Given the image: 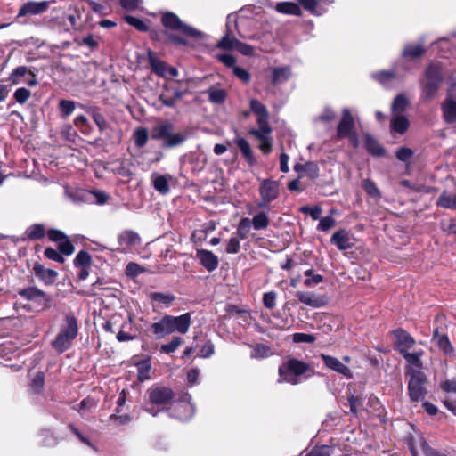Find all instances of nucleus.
I'll return each mask as SVG.
<instances>
[{
  "label": "nucleus",
  "instance_id": "nucleus-48",
  "mask_svg": "<svg viewBox=\"0 0 456 456\" xmlns=\"http://www.w3.org/2000/svg\"><path fill=\"white\" fill-rule=\"evenodd\" d=\"M366 193L374 198H380L381 194L377 185L370 179H364L362 184Z\"/></svg>",
  "mask_w": 456,
  "mask_h": 456
},
{
  "label": "nucleus",
  "instance_id": "nucleus-18",
  "mask_svg": "<svg viewBox=\"0 0 456 456\" xmlns=\"http://www.w3.org/2000/svg\"><path fill=\"white\" fill-rule=\"evenodd\" d=\"M161 23L167 29H189L191 27L183 23L180 18L174 12H166L162 13Z\"/></svg>",
  "mask_w": 456,
  "mask_h": 456
},
{
  "label": "nucleus",
  "instance_id": "nucleus-3",
  "mask_svg": "<svg viewBox=\"0 0 456 456\" xmlns=\"http://www.w3.org/2000/svg\"><path fill=\"white\" fill-rule=\"evenodd\" d=\"M443 80L442 67L437 63L428 65L425 71V78L421 81L423 97L426 100L433 99Z\"/></svg>",
  "mask_w": 456,
  "mask_h": 456
},
{
  "label": "nucleus",
  "instance_id": "nucleus-57",
  "mask_svg": "<svg viewBox=\"0 0 456 456\" xmlns=\"http://www.w3.org/2000/svg\"><path fill=\"white\" fill-rule=\"evenodd\" d=\"M44 384H45V375H44V373L41 372V371L37 372V374L35 375V377L31 380V383H30L31 388L36 393H39L42 390V388L44 387Z\"/></svg>",
  "mask_w": 456,
  "mask_h": 456
},
{
  "label": "nucleus",
  "instance_id": "nucleus-35",
  "mask_svg": "<svg viewBox=\"0 0 456 456\" xmlns=\"http://www.w3.org/2000/svg\"><path fill=\"white\" fill-rule=\"evenodd\" d=\"M207 93L208 94V100L211 102L216 104L223 103L227 97V94L224 89L216 88L214 86L209 87Z\"/></svg>",
  "mask_w": 456,
  "mask_h": 456
},
{
  "label": "nucleus",
  "instance_id": "nucleus-7",
  "mask_svg": "<svg viewBox=\"0 0 456 456\" xmlns=\"http://www.w3.org/2000/svg\"><path fill=\"white\" fill-rule=\"evenodd\" d=\"M149 403L157 406H167L172 404L175 398V392L168 387L153 385L146 391Z\"/></svg>",
  "mask_w": 456,
  "mask_h": 456
},
{
  "label": "nucleus",
  "instance_id": "nucleus-8",
  "mask_svg": "<svg viewBox=\"0 0 456 456\" xmlns=\"http://www.w3.org/2000/svg\"><path fill=\"white\" fill-rule=\"evenodd\" d=\"M167 44L175 45H187L186 36L191 37H201L203 33L200 30H159Z\"/></svg>",
  "mask_w": 456,
  "mask_h": 456
},
{
  "label": "nucleus",
  "instance_id": "nucleus-25",
  "mask_svg": "<svg viewBox=\"0 0 456 456\" xmlns=\"http://www.w3.org/2000/svg\"><path fill=\"white\" fill-rule=\"evenodd\" d=\"M235 143L238 148L240 150L243 158L248 163L249 166H254L256 164V160L253 155V151L248 141L242 137H237L235 139Z\"/></svg>",
  "mask_w": 456,
  "mask_h": 456
},
{
  "label": "nucleus",
  "instance_id": "nucleus-51",
  "mask_svg": "<svg viewBox=\"0 0 456 456\" xmlns=\"http://www.w3.org/2000/svg\"><path fill=\"white\" fill-rule=\"evenodd\" d=\"M372 77L381 84L390 81L395 77V70H382L372 74Z\"/></svg>",
  "mask_w": 456,
  "mask_h": 456
},
{
  "label": "nucleus",
  "instance_id": "nucleus-20",
  "mask_svg": "<svg viewBox=\"0 0 456 456\" xmlns=\"http://www.w3.org/2000/svg\"><path fill=\"white\" fill-rule=\"evenodd\" d=\"M151 330L158 338H162L165 336L173 333L170 315L166 314L159 320V322L152 323Z\"/></svg>",
  "mask_w": 456,
  "mask_h": 456
},
{
  "label": "nucleus",
  "instance_id": "nucleus-55",
  "mask_svg": "<svg viewBox=\"0 0 456 456\" xmlns=\"http://www.w3.org/2000/svg\"><path fill=\"white\" fill-rule=\"evenodd\" d=\"M30 91L24 87L16 89L13 94L15 101L20 104H24L30 98Z\"/></svg>",
  "mask_w": 456,
  "mask_h": 456
},
{
  "label": "nucleus",
  "instance_id": "nucleus-39",
  "mask_svg": "<svg viewBox=\"0 0 456 456\" xmlns=\"http://www.w3.org/2000/svg\"><path fill=\"white\" fill-rule=\"evenodd\" d=\"M18 294L26 300L34 301L38 297V296H44V290H41L37 287H28L20 289Z\"/></svg>",
  "mask_w": 456,
  "mask_h": 456
},
{
  "label": "nucleus",
  "instance_id": "nucleus-37",
  "mask_svg": "<svg viewBox=\"0 0 456 456\" xmlns=\"http://www.w3.org/2000/svg\"><path fill=\"white\" fill-rule=\"evenodd\" d=\"M436 205L444 208L456 209V196L444 191L438 198Z\"/></svg>",
  "mask_w": 456,
  "mask_h": 456
},
{
  "label": "nucleus",
  "instance_id": "nucleus-5",
  "mask_svg": "<svg viewBox=\"0 0 456 456\" xmlns=\"http://www.w3.org/2000/svg\"><path fill=\"white\" fill-rule=\"evenodd\" d=\"M191 399V395L185 393L182 395L178 400H174L172 404L168 407L169 416L182 421L189 420L195 411Z\"/></svg>",
  "mask_w": 456,
  "mask_h": 456
},
{
  "label": "nucleus",
  "instance_id": "nucleus-29",
  "mask_svg": "<svg viewBox=\"0 0 456 456\" xmlns=\"http://www.w3.org/2000/svg\"><path fill=\"white\" fill-rule=\"evenodd\" d=\"M275 10L282 14L301 15V9L298 4L293 2H280L275 5Z\"/></svg>",
  "mask_w": 456,
  "mask_h": 456
},
{
  "label": "nucleus",
  "instance_id": "nucleus-14",
  "mask_svg": "<svg viewBox=\"0 0 456 456\" xmlns=\"http://www.w3.org/2000/svg\"><path fill=\"white\" fill-rule=\"evenodd\" d=\"M49 7V2L47 1H29L24 3L18 12L19 17L27 15H37L45 12Z\"/></svg>",
  "mask_w": 456,
  "mask_h": 456
},
{
  "label": "nucleus",
  "instance_id": "nucleus-49",
  "mask_svg": "<svg viewBox=\"0 0 456 456\" xmlns=\"http://www.w3.org/2000/svg\"><path fill=\"white\" fill-rule=\"evenodd\" d=\"M238 39L234 37H231L228 33H226L222 39L218 42L217 47L224 50H235Z\"/></svg>",
  "mask_w": 456,
  "mask_h": 456
},
{
  "label": "nucleus",
  "instance_id": "nucleus-28",
  "mask_svg": "<svg viewBox=\"0 0 456 456\" xmlns=\"http://www.w3.org/2000/svg\"><path fill=\"white\" fill-rule=\"evenodd\" d=\"M291 76L289 67L274 68L272 72V84L277 86L289 80Z\"/></svg>",
  "mask_w": 456,
  "mask_h": 456
},
{
  "label": "nucleus",
  "instance_id": "nucleus-1",
  "mask_svg": "<svg viewBox=\"0 0 456 456\" xmlns=\"http://www.w3.org/2000/svg\"><path fill=\"white\" fill-rule=\"evenodd\" d=\"M78 333L77 320L73 314H69L65 317V322L61 326L60 331L52 341V347L58 353L62 354L69 350L73 340Z\"/></svg>",
  "mask_w": 456,
  "mask_h": 456
},
{
  "label": "nucleus",
  "instance_id": "nucleus-44",
  "mask_svg": "<svg viewBox=\"0 0 456 456\" xmlns=\"http://www.w3.org/2000/svg\"><path fill=\"white\" fill-rule=\"evenodd\" d=\"M251 224L256 230H263L268 226L269 219L265 213L260 212L253 217Z\"/></svg>",
  "mask_w": 456,
  "mask_h": 456
},
{
  "label": "nucleus",
  "instance_id": "nucleus-4",
  "mask_svg": "<svg viewBox=\"0 0 456 456\" xmlns=\"http://www.w3.org/2000/svg\"><path fill=\"white\" fill-rule=\"evenodd\" d=\"M311 370L308 363L295 358H289L279 367V382L284 381L292 385L299 382L298 376Z\"/></svg>",
  "mask_w": 456,
  "mask_h": 456
},
{
  "label": "nucleus",
  "instance_id": "nucleus-17",
  "mask_svg": "<svg viewBox=\"0 0 456 456\" xmlns=\"http://www.w3.org/2000/svg\"><path fill=\"white\" fill-rule=\"evenodd\" d=\"M196 257L200 263L208 272L215 271L219 264L218 257L211 251L207 249H198L196 252Z\"/></svg>",
  "mask_w": 456,
  "mask_h": 456
},
{
  "label": "nucleus",
  "instance_id": "nucleus-10",
  "mask_svg": "<svg viewBox=\"0 0 456 456\" xmlns=\"http://www.w3.org/2000/svg\"><path fill=\"white\" fill-rule=\"evenodd\" d=\"M395 338V349L403 354L413 347L416 341L407 331L403 329H396L392 331Z\"/></svg>",
  "mask_w": 456,
  "mask_h": 456
},
{
  "label": "nucleus",
  "instance_id": "nucleus-40",
  "mask_svg": "<svg viewBox=\"0 0 456 456\" xmlns=\"http://www.w3.org/2000/svg\"><path fill=\"white\" fill-rule=\"evenodd\" d=\"M251 228V221L248 217H243L240 219L238 229L236 232V235L240 240H245L248 237V232Z\"/></svg>",
  "mask_w": 456,
  "mask_h": 456
},
{
  "label": "nucleus",
  "instance_id": "nucleus-38",
  "mask_svg": "<svg viewBox=\"0 0 456 456\" xmlns=\"http://www.w3.org/2000/svg\"><path fill=\"white\" fill-rule=\"evenodd\" d=\"M246 20H247L238 12L230 13L227 16L225 28H240V27H244L246 25Z\"/></svg>",
  "mask_w": 456,
  "mask_h": 456
},
{
  "label": "nucleus",
  "instance_id": "nucleus-47",
  "mask_svg": "<svg viewBox=\"0 0 456 456\" xmlns=\"http://www.w3.org/2000/svg\"><path fill=\"white\" fill-rule=\"evenodd\" d=\"M29 72L30 71L28 70L27 67L19 66L12 70L8 80L13 85L19 84L20 83L19 77H26L27 75H29Z\"/></svg>",
  "mask_w": 456,
  "mask_h": 456
},
{
  "label": "nucleus",
  "instance_id": "nucleus-6",
  "mask_svg": "<svg viewBox=\"0 0 456 456\" xmlns=\"http://www.w3.org/2000/svg\"><path fill=\"white\" fill-rule=\"evenodd\" d=\"M410 379L408 383V393L412 402H419L424 399L427 389L425 384L427 377L423 371L411 369L409 370Z\"/></svg>",
  "mask_w": 456,
  "mask_h": 456
},
{
  "label": "nucleus",
  "instance_id": "nucleus-26",
  "mask_svg": "<svg viewBox=\"0 0 456 456\" xmlns=\"http://www.w3.org/2000/svg\"><path fill=\"white\" fill-rule=\"evenodd\" d=\"M442 110L446 123H456V101L447 98L442 104Z\"/></svg>",
  "mask_w": 456,
  "mask_h": 456
},
{
  "label": "nucleus",
  "instance_id": "nucleus-12",
  "mask_svg": "<svg viewBox=\"0 0 456 456\" xmlns=\"http://www.w3.org/2000/svg\"><path fill=\"white\" fill-rule=\"evenodd\" d=\"M321 358L324 365L330 370L346 377V379H352L353 373L351 370L341 362L338 358L327 354H321Z\"/></svg>",
  "mask_w": 456,
  "mask_h": 456
},
{
  "label": "nucleus",
  "instance_id": "nucleus-2",
  "mask_svg": "<svg viewBox=\"0 0 456 456\" xmlns=\"http://www.w3.org/2000/svg\"><path fill=\"white\" fill-rule=\"evenodd\" d=\"M151 138L161 141L163 148H175L183 144L187 134L184 132H175L174 125L168 121L155 126L152 128Z\"/></svg>",
  "mask_w": 456,
  "mask_h": 456
},
{
  "label": "nucleus",
  "instance_id": "nucleus-32",
  "mask_svg": "<svg viewBox=\"0 0 456 456\" xmlns=\"http://www.w3.org/2000/svg\"><path fill=\"white\" fill-rule=\"evenodd\" d=\"M365 147L373 156L381 157L385 154L383 146L370 134H366L365 136Z\"/></svg>",
  "mask_w": 456,
  "mask_h": 456
},
{
  "label": "nucleus",
  "instance_id": "nucleus-11",
  "mask_svg": "<svg viewBox=\"0 0 456 456\" xmlns=\"http://www.w3.org/2000/svg\"><path fill=\"white\" fill-rule=\"evenodd\" d=\"M118 243L122 252H128L141 244V238L132 230H124L118 235Z\"/></svg>",
  "mask_w": 456,
  "mask_h": 456
},
{
  "label": "nucleus",
  "instance_id": "nucleus-54",
  "mask_svg": "<svg viewBox=\"0 0 456 456\" xmlns=\"http://www.w3.org/2000/svg\"><path fill=\"white\" fill-rule=\"evenodd\" d=\"M418 443L420 447V450L425 454V456H445L443 454H440L436 450L432 449L428 442L421 436L418 438Z\"/></svg>",
  "mask_w": 456,
  "mask_h": 456
},
{
  "label": "nucleus",
  "instance_id": "nucleus-64",
  "mask_svg": "<svg viewBox=\"0 0 456 456\" xmlns=\"http://www.w3.org/2000/svg\"><path fill=\"white\" fill-rule=\"evenodd\" d=\"M439 387L445 393L456 394V379H444L440 382Z\"/></svg>",
  "mask_w": 456,
  "mask_h": 456
},
{
  "label": "nucleus",
  "instance_id": "nucleus-9",
  "mask_svg": "<svg viewBox=\"0 0 456 456\" xmlns=\"http://www.w3.org/2000/svg\"><path fill=\"white\" fill-rule=\"evenodd\" d=\"M261 201L258 203L259 208H266L268 204L279 196L278 182L270 179H264L259 187Z\"/></svg>",
  "mask_w": 456,
  "mask_h": 456
},
{
  "label": "nucleus",
  "instance_id": "nucleus-34",
  "mask_svg": "<svg viewBox=\"0 0 456 456\" xmlns=\"http://www.w3.org/2000/svg\"><path fill=\"white\" fill-rule=\"evenodd\" d=\"M409 105V101L407 97L401 94H398L393 101L391 104V110L394 115H401V113L404 112Z\"/></svg>",
  "mask_w": 456,
  "mask_h": 456
},
{
  "label": "nucleus",
  "instance_id": "nucleus-60",
  "mask_svg": "<svg viewBox=\"0 0 456 456\" xmlns=\"http://www.w3.org/2000/svg\"><path fill=\"white\" fill-rule=\"evenodd\" d=\"M76 42L78 45L88 47L91 50L94 49L98 45V42L94 39V37L92 35H88L83 37H77L76 39Z\"/></svg>",
  "mask_w": 456,
  "mask_h": 456
},
{
  "label": "nucleus",
  "instance_id": "nucleus-33",
  "mask_svg": "<svg viewBox=\"0 0 456 456\" xmlns=\"http://www.w3.org/2000/svg\"><path fill=\"white\" fill-rule=\"evenodd\" d=\"M45 227L41 224H32L25 231V236L31 240L43 239L45 236Z\"/></svg>",
  "mask_w": 456,
  "mask_h": 456
},
{
  "label": "nucleus",
  "instance_id": "nucleus-56",
  "mask_svg": "<svg viewBox=\"0 0 456 456\" xmlns=\"http://www.w3.org/2000/svg\"><path fill=\"white\" fill-rule=\"evenodd\" d=\"M75 250V248L73 244L70 242V240L67 238H65L62 241H61L58 245V251L60 254L65 255V256H70L73 254Z\"/></svg>",
  "mask_w": 456,
  "mask_h": 456
},
{
  "label": "nucleus",
  "instance_id": "nucleus-58",
  "mask_svg": "<svg viewBox=\"0 0 456 456\" xmlns=\"http://www.w3.org/2000/svg\"><path fill=\"white\" fill-rule=\"evenodd\" d=\"M92 118L101 133L106 130L107 121L101 112L94 110L92 112Z\"/></svg>",
  "mask_w": 456,
  "mask_h": 456
},
{
  "label": "nucleus",
  "instance_id": "nucleus-63",
  "mask_svg": "<svg viewBox=\"0 0 456 456\" xmlns=\"http://www.w3.org/2000/svg\"><path fill=\"white\" fill-rule=\"evenodd\" d=\"M52 301L51 296L44 291V296H38V297L33 302H35L41 310H46L51 307Z\"/></svg>",
  "mask_w": 456,
  "mask_h": 456
},
{
  "label": "nucleus",
  "instance_id": "nucleus-27",
  "mask_svg": "<svg viewBox=\"0 0 456 456\" xmlns=\"http://www.w3.org/2000/svg\"><path fill=\"white\" fill-rule=\"evenodd\" d=\"M423 354V350L415 351L413 353L407 352L402 354L407 363L411 365V368L407 370V373H409L411 369L421 370L423 367L421 357Z\"/></svg>",
  "mask_w": 456,
  "mask_h": 456
},
{
  "label": "nucleus",
  "instance_id": "nucleus-19",
  "mask_svg": "<svg viewBox=\"0 0 456 456\" xmlns=\"http://www.w3.org/2000/svg\"><path fill=\"white\" fill-rule=\"evenodd\" d=\"M170 322L172 325V332H179L185 334L191 323V318L190 313H185L179 316L170 315Z\"/></svg>",
  "mask_w": 456,
  "mask_h": 456
},
{
  "label": "nucleus",
  "instance_id": "nucleus-16",
  "mask_svg": "<svg viewBox=\"0 0 456 456\" xmlns=\"http://www.w3.org/2000/svg\"><path fill=\"white\" fill-rule=\"evenodd\" d=\"M354 120L348 109H344L342 118L337 129V134L339 139L346 138L348 134L354 131Z\"/></svg>",
  "mask_w": 456,
  "mask_h": 456
},
{
  "label": "nucleus",
  "instance_id": "nucleus-31",
  "mask_svg": "<svg viewBox=\"0 0 456 456\" xmlns=\"http://www.w3.org/2000/svg\"><path fill=\"white\" fill-rule=\"evenodd\" d=\"M149 64L151 70L159 77H167V65L164 61L158 59L153 53H149Z\"/></svg>",
  "mask_w": 456,
  "mask_h": 456
},
{
  "label": "nucleus",
  "instance_id": "nucleus-41",
  "mask_svg": "<svg viewBox=\"0 0 456 456\" xmlns=\"http://www.w3.org/2000/svg\"><path fill=\"white\" fill-rule=\"evenodd\" d=\"M92 257L88 252L81 250L77 253L74 259V265L76 267H90Z\"/></svg>",
  "mask_w": 456,
  "mask_h": 456
},
{
  "label": "nucleus",
  "instance_id": "nucleus-42",
  "mask_svg": "<svg viewBox=\"0 0 456 456\" xmlns=\"http://www.w3.org/2000/svg\"><path fill=\"white\" fill-rule=\"evenodd\" d=\"M439 349L444 352L446 355H452L454 353V348L450 342L448 336L446 334H442L439 337L438 341L436 342Z\"/></svg>",
  "mask_w": 456,
  "mask_h": 456
},
{
  "label": "nucleus",
  "instance_id": "nucleus-45",
  "mask_svg": "<svg viewBox=\"0 0 456 456\" xmlns=\"http://www.w3.org/2000/svg\"><path fill=\"white\" fill-rule=\"evenodd\" d=\"M183 341L182 338L174 337L169 343L160 346V352L167 354L174 353L183 344Z\"/></svg>",
  "mask_w": 456,
  "mask_h": 456
},
{
  "label": "nucleus",
  "instance_id": "nucleus-15",
  "mask_svg": "<svg viewBox=\"0 0 456 456\" xmlns=\"http://www.w3.org/2000/svg\"><path fill=\"white\" fill-rule=\"evenodd\" d=\"M296 297L299 302L309 305L314 308L322 307L327 304V297L321 295H316L312 292L297 291Z\"/></svg>",
  "mask_w": 456,
  "mask_h": 456
},
{
  "label": "nucleus",
  "instance_id": "nucleus-50",
  "mask_svg": "<svg viewBox=\"0 0 456 456\" xmlns=\"http://www.w3.org/2000/svg\"><path fill=\"white\" fill-rule=\"evenodd\" d=\"M76 103L69 100H61L59 109L63 118L69 116L75 110Z\"/></svg>",
  "mask_w": 456,
  "mask_h": 456
},
{
  "label": "nucleus",
  "instance_id": "nucleus-23",
  "mask_svg": "<svg viewBox=\"0 0 456 456\" xmlns=\"http://www.w3.org/2000/svg\"><path fill=\"white\" fill-rule=\"evenodd\" d=\"M172 179L170 175H152V184L154 189L159 193L166 195L169 192V181Z\"/></svg>",
  "mask_w": 456,
  "mask_h": 456
},
{
  "label": "nucleus",
  "instance_id": "nucleus-52",
  "mask_svg": "<svg viewBox=\"0 0 456 456\" xmlns=\"http://www.w3.org/2000/svg\"><path fill=\"white\" fill-rule=\"evenodd\" d=\"M320 222L317 225V230L322 232H327L336 224V220L334 217L328 216L322 218H319Z\"/></svg>",
  "mask_w": 456,
  "mask_h": 456
},
{
  "label": "nucleus",
  "instance_id": "nucleus-30",
  "mask_svg": "<svg viewBox=\"0 0 456 456\" xmlns=\"http://www.w3.org/2000/svg\"><path fill=\"white\" fill-rule=\"evenodd\" d=\"M149 298L153 303H159L165 305L166 307H168L175 301V297L170 292H151L149 294Z\"/></svg>",
  "mask_w": 456,
  "mask_h": 456
},
{
  "label": "nucleus",
  "instance_id": "nucleus-62",
  "mask_svg": "<svg viewBox=\"0 0 456 456\" xmlns=\"http://www.w3.org/2000/svg\"><path fill=\"white\" fill-rule=\"evenodd\" d=\"M44 255L46 258L61 264L64 263L65 261L64 257L60 254V252L53 248H46L45 249Z\"/></svg>",
  "mask_w": 456,
  "mask_h": 456
},
{
  "label": "nucleus",
  "instance_id": "nucleus-46",
  "mask_svg": "<svg viewBox=\"0 0 456 456\" xmlns=\"http://www.w3.org/2000/svg\"><path fill=\"white\" fill-rule=\"evenodd\" d=\"M306 279L304 281L305 287H313L314 284H319L323 281V277L321 274H314L312 269H308L304 273Z\"/></svg>",
  "mask_w": 456,
  "mask_h": 456
},
{
  "label": "nucleus",
  "instance_id": "nucleus-24",
  "mask_svg": "<svg viewBox=\"0 0 456 456\" xmlns=\"http://www.w3.org/2000/svg\"><path fill=\"white\" fill-rule=\"evenodd\" d=\"M410 126L408 118L403 115H394L390 121L391 133L403 134Z\"/></svg>",
  "mask_w": 456,
  "mask_h": 456
},
{
  "label": "nucleus",
  "instance_id": "nucleus-59",
  "mask_svg": "<svg viewBox=\"0 0 456 456\" xmlns=\"http://www.w3.org/2000/svg\"><path fill=\"white\" fill-rule=\"evenodd\" d=\"M250 109L258 117L269 115L266 107L256 99L250 101Z\"/></svg>",
  "mask_w": 456,
  "mask_h": 456
},
{
  "label": "nucleus",
  "instance_id": "nucleus-53",
  "mask_svg": "<svg viewBox=\"0 0 456 456\" xmlns=\"http://www.w3.org/2000/svg\"><path fill=\"white\" fill-rule=\"evenodd\" d=\"M299 211L303 214L309 215L314 220H317L320 218V215L322 212V209L320 206H302L299 208Z\"/></svg>",
  "mask_w": 456,
  "mask_h": 456
},
{
  "label": "nucleus",
  "instance_id": "nucleus-36",
  "mask_svg": "<svg viewBox=\"0 0 456 456\" xmlns=\"http://www.w3.org/2000/svg\"><path fill=\"white\" fill-rule=\"evenodd\" d=\"M425 49L420 45H408L403 51V56L409 60L416 59L421 56Z\"/></svg>",
  "mask_w": 456,
  "mask_h": 456
},
{
  "label": "nucleus",
  "instance_id": "nucleus-13",
  "mask_svg": "<svg viewBox=\"0 0 456 456\" xmlns=\"http://www.w3.org/2000/svg\"><path fill=\"white\" fill-rule=\"evenodd\" d=\"M32 273L46 286L53 285L58 277V273L56 271L45 268L43 265L37 262L34 264Z\"/></svg>",
  "mask_w": 456,
  "mask_h": 456
},
{
  "label": "nucleus",
  "instance_id": "nucleus-21",
  "mask_svg": "<svg viewBox=\"0 0 456 456\" xmlns=\"http://www.w3.org/2000/svg\"><path fill=\"white\" fill-rule=\"evenodd\" d=\"M330 243L336 245L341 251L350 249L353 247L350 242L349 232L345 229L334 232L330 238Z\"/></svg>",
  "mask_w": 456,
  "mask_h": 456
},
{
  "label": "nucleus",
  "instance_id": "nucleus-61",
  "mask_svg": "<svg viewBox=\"0 0 456 456\" xmlns=\"http://www.w3.org/2000/svg\"><path fill=\"white\" fill-rule=\"evenodd\" d=\"M117 175L119 176L126 179L129 181L132 178L133 172L131 171L130 167L125 163L121 162L114 171Z\"/></svg>",
  "mask_w": 456,
  "mask_h": 456
},
{
  "label": "nucleus",
  "instance_id": "nucleus-43",
  "mask_svg": "<svg viewBox=\"0 0 456 456\" xmlns=\"http://www.w3.org/2000/svg\"><path fill=\"white\" fill-rule=\"evenodd\" d=\"M149 134L146 128L140 127L134 131V144L138 148L143 147L148 142Z\"/></svg>",
  "mask_w": 456,
  "mask_h": 456
},
{
  "label": "nucleus",
  "instance_id": "nucleus-22",
  "mask_svg": "<svg viewBox=\"0 0 456 456\" xmlns=\"http://www.w3.org/2000/svg\"><path fill=\"white\" fill-rule=\"evenodd\" d=\"M269 115L257 117V129H252L249 131V134L254 135L258 140L264 139L265 135H270L272 133V127L268 122Z\"/></svg>",
  "mask_w": 456,
  "mask_h": 456
}]
</instances>
